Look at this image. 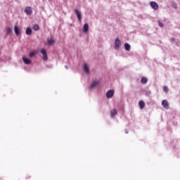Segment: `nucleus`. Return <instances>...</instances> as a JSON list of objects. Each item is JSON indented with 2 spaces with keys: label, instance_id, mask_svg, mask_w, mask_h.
Listing matches in <instances>:
<instances>
[{
  "label": "nucleus",
  "instance_id": "nucleus-1",
  "mask_svg": "<svg viewBox=\"0 0 180 180\" xmlns=\"http://www.w3.org/2000/svg\"><path fill=\"white\" fill-rule=\"evenodd\" d=\"M101 84V80L99 79H93L89 84V89H95L98 85Z\"/></svg>",
  "mask_w": 180,
  "mask_h": 180
},
{
  "label": "nucleus",
  "instance_id": "nucleus-2",
  "mask_svg": "<svg viewBox=\"0 0 180 180\" xmlns=\"http://www.w3.org/2000/svg\"><path fill=\"white\" fill-rule=\"evenodd\" d=\"M149 5H150L151 9H153V11H158V9H160V6L158 5V2L150 1L149 3Z\"/></svg>",
  "mask_w": 180,
  "mask_h": 180
},
{
  "label": "nucleus",
  "instance_id": "nucleus-3",
  "mask_svg": "<svg viewBox=\"0 0 180 180\" xmlns=\"http://www.w3.org/2000/svg\"><path fill=\"white\" fill-rule=\"evenodd\" d=\"M114 47L115 50H120V47H122V41H120L119 38L115 39Z\"/></svg>",
  "mask_w": 180,
  "mask_h": 180
},
{
  "label": "nucleus",
  "instance_id": "nucleus-4",
  "mask_svg": "<svg viewBox=\"0 0 180 180\" xmlns=\"http://www.w3.org/2000/svg\"><path fill=\"white\" fill-rule=\"evenodd\" d=\"M161 105L165 109H169V102L167 101V100H163L161 103Z\"/></svg>",
  "mask_w": 180,
  "mask_h": 180
},
{
  "label": "nucleus",
  "instance_id": "nucleus-5",
  "mask_svg": "<svg viewBox=\"0 0 180 180\" xmlns=\"http://www.w3.org/2000/svg\"><path fill=\"white\" fill-rule=\"evenodd\" d=\"M75 12L77 15L78 20L81 22V20H82V15L81 14V12H79V11H78L77 8L75 9Z\"/></svg>",
  "mask_w": 180,
  "mask_h": 180
},
{
  "label": "nucleus",
  "instance_id": "nucleus-6",
  "mask_svg": "<svg viewBox=\"0 0 180 180\" xmlns=\"http://www.w3.org/2000/svg\"><path fill=\"white\" fill-rule=\"evenodd\" d=\"M40 53H42L43 56V60L44 61H47V52H46V49H42L40 51Z\"/></svg>",
  "mask_w": 180,
  "mask_h": 180
},
{
  "label": "nucleus",
  "instance_id": "nucleus-7",
  "mask_svg": "<svg viewBox=\"0 0 180 180\" xmlns=\"http://www.w3.org/2000/svg\"><path fill=\"white\" fill-rule=\"evenodd\" d=\"M83 70L84 71L85 74L87 75L89 74V66H88V64L84 63L83 64Z\"/></svg>",
  "mask_w": 180,
  "mask_h": 180
},
{
  "label": "nucleus",
  "instance_id": "nucleus-8",
  "mask_svg": "<svg viewBox=\"0 0 180 180\" xmlns=\"http://www.w3.org/2000/svg\"><path fill=\"white\" fill-rule=\"evenodd\" d=\"M139 108L143 110V109L144 108H146V103L144 102V101L143 100H141L139 102Z\"/></svg>",
  "mask_w": 180,
  "mask_h": 180
},
{
  "label": "nucleus",
  "instance_id": "nucleus-9",
  "mask_svg": "<svg viewBox=\"0 0 180 180\" xmlns=\"http://www.w3.org/2000/svg\"><path fill=\"white\" fill-rule=\"evenodd\" d=\"M113 96V89H110L106 93V97L109 99Z\"/></svg>",
  "mask_w": 180,
  "mask_h": 180
},
{
  "label": "nucleus",
  "instance_id": "nucleus-10",
  "mask_svg": "<svg viewBox=\"0 0 180 180\" xmlns=\"http://www.w3.org/2000/svg\"><path fill=\"white\" fill-rule=\"evenodd\" d=\"M148 82V78L146 77H142L141 79V84H143V85H146Z\"/></svg>",
  "mask_w": 180,
  "mask_h": 180
},
{
  "label": "nucleus",
  "instance_id": "nucleus-11",
  "mask_svg": "<svg viewBox=\"0 0 180 180\" xmlns=\"http://www.w3.org/2000/svg\"><path fill=\"white\" fill-rule=\"evenodd\" d=\"M124 47L126 51H130L131 50V46L129 43H125Z\"/></svg>",
  "mask_w": 180,
  "mask_h": 180
},
{
  "label": "nucleus",
  "instance_id": "nucleus-12",
  "mask_svg": "<svg viewBox=\"0 0 180 180\" xmlns=\"http://www.w3.org/2000/svg\"><path fill=\"white\" fill-rule=\"evenodd\" d=\"M25 12L27 13V15H32L33 11H32V8L30 7H25Z\"/></svg>",
  "mask_w": 180,
  "mask_h": 180
},
{
  "label": "nucleus",
  "instance_id": "nucleus-13",
  "mask_svg": "<svg viewBox=\"0 0 180 180\" xmlns=\"http://www.w3.org/2000/svg\"><path fill=\"white\" fill-rule=\"evenodd\" d=\"M89 29V25L88 23H85L83 26V32L86 33Z\"/></svg>",
  "mask_w": 180,
  "mask_h": 180
},
{
  "label": "nucleus",
  "instance_id": "nucleus-14",
  "mask_svg": "<svg viewBox=\"0 0 180 180\" xmlns=\"http://www.w3.org/2000/svg\"><path fill=\"white\" fill-rule=\"evenodd\" d=\"M22 61L27 65L32 64V60L27 58L22 57Z\"/></svg>",
  "mask_w": 180,
  "mask_h": 180
},
{
  "label": "nucleus",
  "instance_id": "nucleus-15",
  "mask_svg": "<svg viewBox=\"0 0 180 180\" xmlns=\"http://www.w3.org/2000/svg\"><path fill=\"white\" fill-rule=\"evenodd\" d=\"M54 43H56L55 40L49 39L47 40L46 44H48V46H51L52 44H54Z\"/></svg>",
  "mask_w": 180,
  "mask_h": 180
},
{
  "label": "nucleus",
  "instance_id": "nucleus-16",
  "mask_svg": "<svg viewBox=\"0 0 180 180\" xmlns=\"http://www.w3.org/2000/svg\"><path fill=\"white\" fill-rule=\"evenodd\" d=\"M25 34H27V36H30V34H32V28L27 27Z\"/></svg>",
  "mask_w": 180,
  "mask_h": 180
},
{
  "label": "nucleus",
  "instance_id": "nucleus-17",
  "mask_svg": "<svg viewBox=\"0 0 180 180\" xmlns=\"http://www.w3.org/2000/svg\"><path fill=\"white\" fill-rule=\"evenodd\" d=\"M14 32H15V34H16V36H19V34H20V33H19V27L15 26L14 27Z\"/></svg>",
  "mask_w": 180,
  "mask_h": 180
},
{
  "label": "nucleus",
  "instance_id": "nucleus-18",
  "mask_svg": "<svg viewBox=\"0 0 180 180\" xmlns=\"http://www.w3.org/2000/svg\"><path fill=\"white\" fill-rule=\"evenodd\" d=\"M163 89V92H165V94H168L169 92V88L167 87V86H164L162 87Z\"/></svg>",
  "mask_w": 180,
  "mask_h": 180
},
{
  "label": "nucleus",
  "instance_id": "nucleus-19",
  "mask_svg": "<svg viewBox=\"0 0 180 180\" xmlns=\"http://www.w3.org/2000/svg\"><path fill=\"white\" fill-rule=\"evenodd\" d=\"M32 29H33V30H35V32H37V30H39L40 27H39V25L35 24V25H34Z\"/></svg>",
  "mask_w": 180,
  "mask_h": 180
},
{
  "label": "nucleus",
  "instance_id": "nucleus-20",
  "mask_svg": "<svg viewBox=\"0 0 180 180\" xmlns=\"http://www.w3.org/2000/svg\"><path fill=\"white\" fill-rule=\"evenodd\" d=\"M6 34H11L12 33V28L11 27H6Z\"/></svg>",
  "mask_w": 180,
  "mask_h": 180
},
{
  "label": "nucleus",
  "instance_id": "nucleus-21",
  "mask_svg": "<svg viewBox=\"0 0 180 180\" xmlns=\"http://www.w3.org/2000/svg\"><path fill=\"white\" fill-rule=\"evenodd\" d=\"M158 26H160V27H164V24L162 22H161V21H158Z\"/></svg>",
  "mask_w": 180,
  "mask_h": 180
},
{
  "label": "nucleus",
  "instance_id": "nucleus-22",
  "mask_svg": "<svg viewBox=\"0 0 180 180\" xmlns=\"http://www.w3.org/2000/svg\"><path fill=\"white\" fill-rule=\"evenodd\" d=\"M170 41H171V43H175V41H176L175 38H174V37L170 38Z\"/></svg>",
  "mask_w": 180,
  "mask_h": 180
},
{
  "label": "nucleus",
  "instance_id": "nucleus-23",
  "mask_svg": "<svg viewBox=\"0 0 180 180\" xmlns=\"http://www.w3.org/2000/svg\"><path fill=\"white\" fill-rule=\"evenodd\" d=\"M34 52H31L29 56L30 57H34Z\"/></svg>",
  "mask_w": 180,
  "mask_h": 180
},
{
  "label": "nucleus",
  "instance_id": "nucleus-24",
  "mask_svg": "<svg viewBox=\"0 0 180 180\" xmlns=\"http://www.w3.org/2000/svg\"><path fill=\"white\" fill-rule=\"evenodd\" d=\"M110 116H111V117H113V111L112 110L110 111Z\"/></svg>",
  "mask_w": 180,
  "mask_h": 180
},
{
  "label": "nucleus",
  "instance_id": "nucleus-25",
  "mask_svg": "<svg viewBox=\"0 0 180 180\" xmlns=\"http://www.w3.org/2000/svg\"><path fill=\"white\" fill-rule=\"evenodd\" d=\"M116 113H117V112H116V110H113V115L115 116V115H116Z\"/></svg>",
  "mask_w": 180,
  "mask_h": 180
},
{
  "label": "nucleus",
  "instance_id": "nucleus-26",
  "mask_svg": "<svg viewBox=\"0 0 180 180\" xmlns=\"http://www.w3.org/2000/svg\"><path fill=\"white\" fill-rule=\"evenodd\" d=\"M65 68H66V70H68V66L65 65Z\"/></svg>",
  "mask_w": 180,
  "mask_h": 180
},
{
  "label": "nucleus",
  "instance_id": "nucleus-27",
  "mask_svg": "<svg viewBox=\"0 0 180 180\" xmlns=\"http://www.w3.org/2000/svg\"><path fill=\"white\" fill-rule=\"evenodd\" d=\"M174 8H175V9H176V6H174Z\"/></svg>",
  "mask_w": 180,
  "mask_h": 180
}]
</instances>
